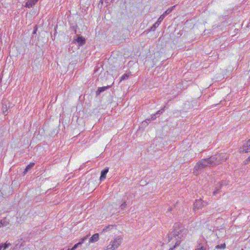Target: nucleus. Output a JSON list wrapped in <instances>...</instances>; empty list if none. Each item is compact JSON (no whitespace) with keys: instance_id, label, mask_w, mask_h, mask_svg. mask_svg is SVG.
I'll list each match as a JSON object with an SVG mask.
<instances>
[{"instance_id":"33","label":"nucleus","mask_w":250,"mask_h":250,"mask_svg":"<svg viewBox=\"0 0 250 250\" xmlns=\"http://www.w3.org/2000/svg\"><path fill=\"white\" fill-rule=\"evenodd\" d=\"M1 227H2L1 226V225L0 224V228H1Z\"/></svg>"},{"instance_id":"32","label":"nucleus","mask_w":250,"mask_h":250,"mask_svg":"<svg viewBox=\"0 0 250 250\" xmlns=\"http://www.w3.org/2000/svg\"><path fill=\"white\" fill-rule=\"evenodd\" d=\"M170 210H171V208H169V211H170Z\"/></svg>"},{"instance_id":"18","label":"nucleus","mask_w":250,"mask_h":250,"mask_svg":"<svg viewBox=\"0 0 250 250\" xmlns=\"http://www.w3.org/2000/svg\"><path fill=\"white\" fill-rule=\"evenodd\" d=\"M195 250H207V248L204 247L201 243H198Z\"/></svg>"},{"instance_id":"14","label":"nucleus","mask_w":250,"mask_h":250,"mask_svg":"<svg viewBox=\"0 0 250 250\" xmlns=\"http://www.w3.org/2000/svg\"><path fill=\"white\" fill-rule=\"evenodd\" d=\"M37 0H29L26 3V6L30 8L35 5L37 2Z\"/></svg>"},{"instance_id":"35","label":"nucleus","mask_w":250,"mask_h":250,"mask_svg":"<svg viewBox=\"0 0 250 250\" xmlns=\"http://www.w3.org/2000/svg\"><path fill=\"white\" fill-rule=\"evenodd\" d=\"M249 159H250V157L249 158Z\"/></svg>"},{"instance_id":"36","label":"nucleus","mask_w":250,"mask_h":250,"mask_svg":"<svg viewBox=\"0 0 250 250\" xmlns=\"http://www.w3.org/2000/svg\"><path fill=\"white\" fill-rule=\"evenodd\" d=\"M39 0H37V1H38Z\"/></svg>"},{"instance_id":"15","label":"nucleus","mask_w":250,"mask_h":250,"mask_svg":"<svg viewBox=\"0 0 250 250\" xmlns=\"http://www.w3.org/2000/svg\"><path fill=\"white\" fill-rule=\"evenodd\" d=\"M35 165V164L34 163H31L30 164H29L25 168L23 173L24 174H26L29 170H30L31 168H32Z\"/></svg>"},{"instance_id":"31","label":"nucleus","mask_w":250,"mask_h":250,"mask_svg":"<svg viewBox=\"0 0 250 250\" xmlns=\"http://www.w3.org/2000/svg\"><path fill=\"white\" fill-rule=\"evenodd\" d=\"M175 248H171L169 249V250H173Z\"/></svg>"},{"instance_id":"34","label":"nucleus","mask_w":250,"mask_h":250,"mask_svg":"<svg viewBox=\"0 0 250 250\" xmlns=\"http://www.w3.org/2000/svg\"><path fill=\"white\" fill-rule=\"evenodd\" d=\"M67 250H70V249H68Z\"/></svg>"},{"instance_id":"21","label":"nucleus","mask_w":250,"mask_h":250,"mask_svg":"<svg viewBox=\"0 0 250 250\" xmlns=\"http://www.w3.org/2000/svg\"><path fill=\"white\" fill-rule=\"evenodd\" d=\"M226 247V245L225 243L221 244V245H217L215 248L216 249H224Z\"/></svg>"},{"instance_id":"7","label":"nucleus","mask_w":250,"mask_h":250,"mask_svg":"<svg viewBox=\"0 0 250 250\" xmlns=\"http://www.w3.org/2000/svg\"><path fill=\"white\" fill-rule=\"evenodd\" d=\"M77 37L76 41L80 45H83L85 43V40L83 37L78 35H77Z\"/></svg>"},{"instance_id":"17","label":"nucleus","mask_w":250,"mask_h":250,"mask_svg":"<svg viewBox=\"0 0 250 250\" xmlns=\"http://www.w3.org/2000/svg\"><path fill=\"white\" fill-rule=\"evenodd\" d=\"M175 6H173L171 7V8H170L168 9L161 16H164V18L166 16H167V15L169 14L171 12V11L173 10V8Z\"/></svg>"},{"instance_id":"8","label":"nucleus","mask_w":250,"mask_h":250,"mask_svg":"<svg viewBox=\"0 0 250 250\" xmlns=\"http://www.w3.org/2000/svg\"><path fill=\"white\" fill-rule=\"evenodd\" d=\"M122 238L118 236L116 237L114 240L112 242H111L113 244H115V245H117V248H118V247L120 245L121 242H122Z\"/></svg>"},{"instance_id":"19","label":"nucleus","mask_w":250,"mask_h":250,"mask_svg":"<svg viewBox=\"0 0 250 250\" xmlns=\"http://www.w3.org/2000/svg\"><path fill=\"white\" fill-rule=\"evenodd\" d=\"M130 76L129 73H126L124 74L121 78L120 81L127 79Z\"/></svg>"},{"instance_id":"13","label":"nucleus","mask_w":250,"mask_h":250,"mask_svg":"<svg viewBox=\"0 0 250 250\" xmlns=\"http://www.w3.org/2000/svg\"><path fill=\"white\" fill-rule=\"evenodd\" d=\"M109 87H110V86L99 87L98 89H97V90L96 91V95H98L100 94L101 93L104 92V91L107 89Z\"/></svg>"},{"instance_id":"1","label":"nucleus","mask_w":250,"mask_h":250,"mask_svg":"<svg viewBox=\"0 0 250 250\" xmlns=\"http://www.w3.org/2000/svg\"><path fill=\"white\" fill-rule=\"evenodd\" d=\"M187 230L184 227L178 223L174 224L173 228V230L168 234L169 240H171L173 237L177 236L181 239L184 237V234L186 233Z\"/></svg>"},{"instance_id":"4","label":"nucleus","mask_w":250,"mask_h":250,"mask_svg":"<svg viewBox=\"0 0 250 250\" xmlns=\"http://www.w3.org/2000/svg\"><path fill=\"white\" fill-rule=\"evenodd\" d=\"M249 151H250V139L244 143L243 147L240 149V152L247 153Z\"/></svg>"},{"instance_id":"23","label":"nucleus","mask_w":250,"mask_h":250,"mask_svg":"<svg viewBox=\"0 0 250 250\" xmlns=\"http://www.w3.org/2000/svg\"><path fill=\"white\" fill-rule=\"evenodd\" d=\"M113 0H104V1H105V2L106 4H110L111 2H112L113 1ZM103 1H104V0H101L100 1V3L101 2V3H103Z\"/></svg>"},{"instance_id":"29","label":"nucleus","mask_w":250,"mask_h":250,"mask_svg":"<svg viewBox=\"0 0 250 250\" xmlns=\"http://www.w3.org/2000/svg\"><path fill=\"white\" fill-rule=\"evenodd\" d=\"M156 116H157V115H156V114H153V115H151V119L152 120H155V119H156Z\"/></svg>"},{"instance_id":"2","label":"nucleus","mask_w":250,"mask_h":250,"mask_svg":"<svg viewBox=\"0 0 250 250\" xmlns=\"http://www.w3.org/2000/svg\"><path fill=\"white\" fill-rule=\"evenodd\" d=\"M214 157H210L207 159H202L199 161L194 167V172L208 167L214 166L213 160H215Z\"/></svg>"},{"instance_id":"3","label":"nucleus","mask_w":250,"mask_h":250,"mask_svg":"<svg viewBox=\"0 0 250 250\" xmlns=\"http://www.w3.org/2000/svg\"><path fill=\"white\" fill-rule=\"evenodd\" d=\"M211 157H214V159L215 160H213V163H214V166L219 165L222 162L225 161L227 158L228 156L226 154L224 153H220L216 155H214L211 156Z\"/></svg>"},{"instance_id":"10","label":"nucleus","mask_w":250,"mask_h":250,"mask_svg":"<svg viewBox=\"0 0 250 250\" xmlns=\"http://www.w3.org/2000/svg\"><path fill=\"white\" fill-rule=\"evenodd\" d=\"M108 172V167L104 168V170H103L101 171V176H100V180L101 181L103 180L105 178L106 175Z\"/></svg>"},{"instance_id":"30","label":"nucleus","mask_w":250,"mask_h":250,"mask_svg":"<svg viewBox=\"0 0 250 250\" xmlns=\"http://www.w3.org/2000/svg\"><path fill=\"white\" fill-rule=\"evenodd\" d=\"M150 119H146V120H145V122H146V123H148V122H149V121H150Z\"/></svg>"},{"instance_id":"11","label":"nucleus","mask_w":250,"mask_h":250,"mask_svg":"<svg viewBox=\"0 0 250 250\" xmlns=\"http://www.w3.org/2000/svg\"><path fill=\"white\" fill-rule=\"evenodd\" d=\"M225 184L227 185L228 184L226 182H221L218 185H217L215 187V190L213 192V195H216L217 193H218L219 189L221 188L222 186Z\"/></svg>"},{"instance_id":"26","label":"nucleus","mask_w":250,"mask_h":250,"mask_svg":"<svg viewBox=\"0 0 250 250\" xmlns=\"http://www.w3.org/2000/svg\"><path fill=\"white\" fill-rule=\"evenodd\" d=\"M126 207V204L125 202L120 206V208L122 209H124Z\"/></svg>"},{"instance_id":"6","label":"nucleus","mask_w":250,"mask_h":250,"mask_svg":"<svg viewBox=\"0 0 250 250\" xmlns=\"http://www.w3.org/2000/svg\"><path fill=\"white\" fill-rule=\"evenodd\" d=\"M204 206V205L203 202L201 199L196 200L195 202L194 203L193 209H199Z\"/></svg>"},{"instance_id":"25","label":"nucleus","mask_w":250,"mask_h":250,"mask_svg":"<svg viewBox=\"0 0 250 250\" xmlns=\"http://www.w3.org/2000/svg\"><path fill=\"white\" fill-rule=\"evenodd\" d=\"M79 245H80L79 243L75 244L74 246L71 249H70V250H75L78 248Z\"/></svg>"},{"instance_id":"5","label":"nucleus","mask_w":250,"mask_h":250,"mask_svg":"<svg viewBox=\"0 0 250 250\" xmlns=\"http://www.w3.org/2000/svg\"><path fill=\"white\" fill-rule=\"evenodd\" d=\"M164 19V16H160L157 21L152 25V26L150 29L148 30V31L150 32V31H155L156 28L158 27Z\"/></svg>"},{"instance_id":"22","label":"nucleus","mask_w":250,"mask_h":250,"mask_svg":"<svg viewBox=\"0 0 250 250\" xmlns=\"http://www.w3.org/2000/svg\"><path fill=\"white\" fill-rule=\"evenodd\" d=\"M88 235H86V236L84 237L83 238H82L81 240H80V241L79 242V244L80 245H81L82 244H83L84 241L87 239V237H88Z\"/></svg>"},{"instance_id":"12","label":"nucleus","mask_w":250,"mask_h":250,"mask_svg":"<svg viewBox=\"0 0 250 250\" xmlns=\"http://www.w3.org/2000/svg\"><path fill=\"white\" fill-rule=\"evenodd\" d=\"M99 234L95 233L92 235L89 239V242L94 243L97 242L99 239Z\"/></svg>"},{"instance_id":"27","label":"nucleus","mask_w":250,"mask_h":250,"mask_svg":"<svg viewBox=\"0 0 250 250\" xmlns=\"http://www.w3.org/2000/svg\"><path fill=\"white\" fill-rule=\"evenodd\" d=\"M113 227V226H107L106 227H105L103 229V231H106L107 229H109L110 228H112Z\"/></svg>"},{"instance_id":"20","label":"nucleus","mask_w":250,"mask_h":250,"mask_svg":"<svg viewBox=\"0 0 250 250\" xmlns=\"http://www.w3.org/2000/svg\"><path fill=\"white\" fill-rule=\"evenodd\" d=\"M10 245V244H0V250L3 248V250L6 249Z\"/></svg>"},{"instance_id":"28","label":"nucleus","mask_w":250,"mask_h":250,"mask_svg":"<svg viewBox=\"0 0 250 250\" xmlns=\"http://www.w3.org/2000/svg\"><path fill=\"white\" fill-rule=\"evenodd\" d=\"M180 244V241H178L176 242L175 245L173 246V248H175L177 246H179Z\"/></svg>"},{"instance_id":"16","label":"nucleus","mask_w":250,"mask_h":250,"mask_svg":"<svg viewBox=\"0 0 250 250\" xmlns=\"http://www.w3.org/2000/svg\"><path fill=\"white\" fill-rule=\"evenodd\" d=\"M117 249V245L115 244H113L111 243L109 245H108L106 247V250H113Z\"/></svg>"},{"instance_id":"9","label":"nucleus","mask_w":250,"mask_h":250,"mask_svg":"<svg viewBox=\"0 0 250 250\" xmlns=\"http://www.w3.org/2000/svg\"><path fill=\"white\" fill-rule=\"evenodd\" d=\"M10 224V220L7 219L6 218H5L0 221V224L2 227H7Z\"/></svg>"},{"instance_id":"24","label":"nucleus","mask_w":250,"mask_h":250,"mask_svg":"<svg viewBox=\"0 0 250 250\" xmlns=\"http://www.w3.org/2000/svg\"><path fill=\"white\" fill-rule=\"evenodd\" d=\"M165 106H164L163 108H162L161 109L159 110V111H158L155 114H156V115H158L159 114H162L163 113V112L164 111Z\"/></svg>"}]
</instances>
